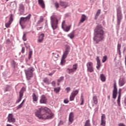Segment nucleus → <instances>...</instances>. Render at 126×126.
I'll list each match as a JSON object with an SVG mask.
<instances>
[{
	"label": "nucleus",
	"instance_id": "1",
	"mask_svg": "<svg viewBox=\"0 0 126 126\" xmlns=\"http://www.w3.org/2000/svg\"><path fill=\"white\" fill-rule=\"evenodd\" d=\"M35 115L40 120H51L54 117V113H52L50 108L46 107L38 108L35 112Z\"/></svg>",
	"mask_w": 126,
	"mask_h": 126
},
{
	"label": "nucleus",
	"instance_id": "2",
	"mask_svg": "<svg viewBox=\"0 0 126 126\" xmlns=\"http://www.w3.org/2000/svg\"><path fill=\"white\" fill-rule=\"evenodd\" d=\"M93 40L95 44L103 42L105 40V31L102 25H97L94 30Z\"/></svg>",
	"mask_w": 126,
	"mask_h": 126
},
{
	"label": "nucleus",
	"instance_id": "3",
	"mask_svg": "<svg viewBox=\"0 0 126 126\" xmlns=\"http://www.w3.org/2000/svg\"><path fill=\"white\" fill-rule=\"evenodd\" d=\"M117 11V26L116 28L118 29L120 28V25H121V22L123 20V13H122V8L121 6H119L116 8Z\"/></svg>",
	"mask_w": 126,
	"mask_h": 126
},
{
	"label": "nucleus",
	"instance_id": "4",
	"mask_svg": "<svg viewBox=\"0 0 126 126\" xmlns=\"http://www.w3.org/2000/svg\"><path fill=\"white\" fill-rule=\"evenodd\" d=\"M34 71L35 69L33 67H30L24 70L26 78L28 80H30L31 77H33V72H34Z\"/></svg>",
	"mask_w": 126,
	"mask_h": 126
},
{
	"label": "nucleus",
	"instance_id": "5",
	"mask_svg": "<svg viewBox=\"0 0 126 126\" xmlns=\"http://www.w3.org/2000/svg\"><path fill=\"white\" fill-rule=\"evenodd\" d=\"M51 25L53 30H56L58 28L59 24V20L56 16H51L50 17Z\"/></svg>",
	"mask_w": 126,
	"mask_h": 126
},
{
	"label": "nucleus",
	"instance_id": "6",
	"mask_svg": "<svg viewBox=\"0 0 126 126\" xmlns=\"http://www.w3.org/2000/svg\"><path fill=\"white\" fill-rule=\"evenodd\" d=\"M70 51V46H66L65 51L63 52V55L62 56V58L63 60H65L66 58L67 57V55H68V53H69Z\"/></svg>",
	"mask_w": 126,
	"mask_h": 126
},
{
	"label": "nucleus",
	"instance_id": "7",
	"mask_svg": "<svg viewBox=\"0 0 126 126\" xmlns=\"http://www.w3.org/2000/svg\"><path fill=\"white\" fill-rule=\"evenodd\" d=\"M7 123H12V124H14L16 122L15 118H14L13 114L12 113L8 114V117H7Z\"/></svg>",
	"mask_w": 126,
	"mask_h": 126
},
{
	"label": "nucleus",
	"instance_id": "8",
	"mask_svg": "<svg viewBox=\"0 0 126 126\" xmlns=\"http://www.w3.org/2000/svg\"><path fill=\"white\" fill-rule=\"evenodd\" d=\"M87 71L89 72H93L94 71V69H93V63L90 62L87 63Z\"/></svg>",
	"mask_w": 126,
	"mask_h": 126
},
{
	"label": "nucleus",
	"instance_id": "9",
	"mask_svg": "<svg viewBox=\"0 0 126 126\" xmlns=\"http://www.w3.org/2000/svg\"><path fill=\"white\" fill-rule=\"evenodd\" d=\"M118 94V89L117 88V84L116 83L114 84V89L113 91V99H116L117 98V94Z\"/></svg>",
	"mask_w": 126,
	"mask_h": 126
},
{
	"label": "nucleus",
	"instance_id": "10",
	"mask_svg": "<svg viewBox=\"0 0 126 126\" xmlns=\"http://www.w3.org/2000/svg\"><path fill=\"white\" fill-rule=\"evenodd\" d=\"M40 104H47V97L44 94L41 96V99L39 101Z\"/></svg>",
	"mask_w": 126,
	"mask_h": 126
},
{
	"label": "nucleus",
	"instance_id": "11",
	"mask_svg": "<svg viewBox=\"0 0 126 126\" xmlns=\"http://www.w3.org/2000/svg\"><path fill=\"white\" fill-rule=\"evenodd\" d=\"M26 22H27V21L26 19L24 18V17H22L20 18V20H19V24H20V26H21L22 28V27H23L22 24H25V23Z\"/></svg>",
	"mask_w": 126,
	"mask_h": 126
},
{
	"label": "nucleus",
	"instance_id": "12",
	"mask_svg": "<svg viewBox=\"0 0 126 126\" xmlns=\"http://www.w3.org/2000/svg\"><path fill=\"white\" fill-rule=\"evenodd\" d=\"M26 91V88L24 87H23L21 90L19 92V97L22 98L23 97V94H24V92Z\"/></svg>",
	"mask_w": 126,
	"mask_h": 126
},
{
	"label": "nucleus",
	"instance_id": "13",
	"mask_svg": "<svg viewBox=\"0 0 126 126\" xmlns=\"http://www.w3.org/2000/svg\"><path fill=\"white\" fill-rule=\"evenodd\" d=\"M74 118V115L73 114V112H70L69 115V122L72 124L73 122V119Z\"/></svg>",
	"mask_w": 126,
	"mask_h": 126
},
{
	"label": "nucleus",
	"instance_id": "14",
	"mask_svg": "<svg viewBox=\"0 0 126 126\" xmlns=\"http://www.w3.org/2000/svg\"><path fill=\"white\" fill-rule=\"evenodd\" d=\"M96 60L97 62L96 68L97 69L99 70L100 69V66H101V61H100V58L99 57H96Z\"/></svg>",
	"mask_w": 126,
	"mask_h": 126
},
{
	"label": "nucleus",
	"instance_id": "15",
	"mask_svg": "<svg viewBox=\"0 0 126 126\" xmlns=\"http://www.w3.org/2000/svg\"><path fill=\"white\" fill-rule=\"evenodd\" d=\"M121 89H119V95L118 96V99H117V104L119 106V107H121Z\"/></svg>",
	"mask_w": 126,
	"mask_h": 126
},
{
	"label": "nucleus",
	"instance_id": "16",
	"mask_svg": "<svg viewBox=\"0 0 126 126\" xmlns=\"http://www.w3.org/2000/svg\"><path fill=\"white\" fill-rule=\"evenodd\" d=\"M44 37H45V34L44 33L40 34L38 39V43H42V42H43V40H44Z\"/></svg>",
	"mask_w": 126,
	"mask_h": 126
},
{
	"label": "nucleus",
	"instance_id": "17",
	"mask_svg": "<svg viewBox=\"0 0 126 126\" xmlns=\"http://www.w3.org/2000/svg\"><path fill=\"white\" fill-rule=\"evenodd\" d=\"M125 83L126 82H125V80L124 78L120 79L119 81V85L120 87L124 86L125 85Z\"/></svg>",
	"mask_w": 126,
	"mask_h": 126
},
{
	"label": "nucleus",
	"instance_id": "18",
	"mask_svg": "<svg viewBox=\"0 0 126 126\" xmlns=\"http://www.w3.org/2000/svg\"><path fill=\"white\" fill-rule=\"evenodd\" d=\"M60 5H61V6H63L64 8H66L68 5V3L64 1H60Z\"/></svg>",
	"mask_w": 126,
	"mask_h": 126
},
{
	"label": "nucleus",
	"instance_id": "19",
	"mask_svg": "<svg viewBox=\"0 0 126 126\" xmlns=\"http://www.w3.org/2000/svg\"><path fill=\"white\" fill-rule=\"evenodd\" d=\"M38 4L40 5L42 8H45V3H44V0H38Z\"/></svg>",
	"mask_w": 126,
	"mask_h": 126
},
{
	"label": "nucleus",
	"instance_id": "20",
	"mask_svg": "<svg viewBox=\"0 0 126 126\" xmlns=\"http://www.w3.org/2000/svg\"><path fill=\"white\" fill-rule=\"evenodd\" d=\"M32 97L33 102H37L38 101V96L36 95V94H35V93L32 94Z\"/></svg>",
	"mask_w": 126,
	"mask_h": 126
},
{
	"label": "nucleus",
	"instance_id": "21",
	"mask_svg": "<svg viewBox=\"0 0 126 126\" xmlns=\"http://www.w3.org/2000/svg\"><path fill=\"white\" fill-rule=\"evenodd\" d=\"M86 17H87L85 14H83L80 21V23H83V22L86 20Z\"/></svg>",
	"mask_w": 126,
	"mask_h": 126
},
{
	"label": "nucleus",
	"instance_id": "22",
	"mask_svg": "<svg viewBox=\"0 0 126 126\" xmlns=\"http://www.w3.org/2000/svg\"><path fill=\"white\" fill-rule=\"evenodd\" d=\"M100 77V80L102 82H105V81H106V77L105 76L104 74H101Z\"/></svg>",
	"mask_w": 126,
	"mask_h": 126
},
{
	"label": "nucleus",
	"instance_id": "23",
	"mask_svg": "<svg viewBox=\"0 0 126 126\" xmlns=\"http://www.w3.org/2000/svg\"><path fill=\"white\" fill-rule=\"evenodd\" d=\"M94 103L95 105H97L98 104V99H97V96L96 95L94 96L93 97Z\"/></svg>",
	"mask_w": 126,
	"mask_h": 126
},
{
	"label": "nucleus",
	"instance_id": "24",
	"mask_svg": "<svg viewBox=\"0 0 126 126\" xmlns=\"http://www.w3.org/2000/svg\"><path fill=\"white\" fill-rule=\"evenodd\" d=\"M66 72L68 73L69 74H70V73H73V72H75L72 68H67L66 70Z\"/></svg>",
	"mask_w": 126,
	"mask_h": 126
},
{
	"label": "nucleus",
	"instance_id": "25",
	"mask_svg": "<svg viewBox=\"0 0 126 126\" xmlns=\"http://www.w3.org/2000/svg\"><path fill=\"white\" fill-rule=\"evenodd\" d=\"M100 13H101V10H98L94 17L95 20H97V19H98V16L100 15Z\"/></svg>",
	"mask_w": 126,
	"mask_h": 126
},
{
	"label": "nucleus",
	"instance_id": "26",
	"mask_svg": "<svg viewBox=\"0 0 126 126\" xmlns=\"http://www.w3.org/2000/svg\"><path fill=\"white\" fill-rule=\"evenodd\" d=\"M68 37L70 38V39H73V38H74V31H73L71 33L68 34Z\"/></svg>",
	"mask_w": 126,
	"mask_h": 126
},
{
	"label": "nucleus",
	"instance_id": "27",
	"mask_svg": "<svg viewBox=\"0 0 126 126\" xmlns=\"http://www.w3.org/2000/svg\"><path fill=\"white\" fill-rule=\"evenodd\" d=\"M43 81V82H44V83H45V84H47V85H49V84H50V82L49 81V78H44Z\"/></svg>",
	"mask_w": 126,
	"mask_h": 126
},
{
	"label": "nucleus",
	"instance_id": "28",
	"mask_svg": "<svg viewBox=\"0 0 126 126\" xmlns=\"http://www.w3.org/2000/svg\"><path fill=\"white\" fill-rule=\"evenodd\" d=\"M78 92H79V91H78V90H76L74 91L71 94H72L75 97V96H76L78 94Z\"/></svg>",
	"mask_w": 126,
	"mask_h": 126
},
{
	"label": "nucleus",
	"instance_id": "29",
	"mask_svg": "<svg viewBox=\"0 0 126 126\" xmlns=\"http://www.w3.org/2000/svg\"><path fill=\"white\" fill-rule=\"evenodd\" d=\"M84 126H91L90 120H88L86 121Z\"/></svg>",
	"mask_w": 126,
	"mask_h": 126
},
{
	"label": "nucleus",
	"instance_id": "30",
	"mask_svg": "<svg viewBox=\"0 0 126 126\" xmlns=\"http://www.w3.org/2000/svg\"><path fill=\"white\" fill-rule=\"evenodd\" d=\"M54 92L55 93H59L60 91H61V88L60 87H57V88H55L54 90Z\"/></svg>",
	"mask_w": 126,
	"mask_h": 126
},
{
	"label": "nucleus",
	"instance_id": "31",
	"mask_svg": "<svg viewBox=\"0 0 126 126\" xmlns=\"http://www.w3.org/2000/svg\"><path fill=\"white\" fill-rule=\"evenodd\" d=\"M43 21H44V18L41 17L40 18L39 20H38L37 21V22L36 23L37 25H39V24H40V23H42V22H43Z\"/></svg>",
	"mask_w": 126,
	"mask_h": 126
},
{
	"label": "nucleus",
	"instance_id": "32",
	"mask_svg": "<svg viewBox=\"0 0 126 126\" xmlns=\"http://www.w3.org/2000/svg\"><path fill=\"white\" fill-rule=\"evenodd\" d=\"M3 90L5 93L9 91V86L8 85H6Z\"/></svg>",
	"mask_w": 126,
	"mask_h": 126
},
{
	"label": "nucleus",
	"instance_id": "33",
	"mask_svg": "<svg viewBox=\"0 0 126 126\" xmlns=\"http://www.w3.org/2000/svg\"><path fill=\"white\" fill-rule=\"evenodd\" d=\"M72 68L75 72H76L77 69V63L73 64Z\"/></svg>",
	"mask_w": 126,
	"mask_h": 126
},
{
	"label": "nucleus",
	"instance_id": "34",
	"mask_svg": "<svg viewBox=\"0 0 126 126\" xmlns=\"http://www.w3.org/2000/svg\"><path fill=\"white\" fill-rule=\"evenodd\" d=\"M31 14H29L27 17H24V18L27 20V21H29L31 18Z\"/></svg>",
	"mask_w": 126,
	"mask_h": 126
},
{
	"label": "nucleus",
	"instance_id": "35",
	"mask_svg": "<svg viewBox=\"0 0 126 126\" xmlns=\"http://www.w3.org/2000/svg\"><path fill=\"white\" fill-rule=\"evenodd\" d=\"M33 54V51L32 50H31L29 51V60H30L32 57V55Z\"/></svg>",
	"mask_w": 126,
	"mask_h": 126
},
{
	"label": "nucleus",
	"instance_id": "36",
	"mask_svg": "<svg viewBox=\"0 0 126 126\" xmlns=\"http://www.w3.org/2000/svg\"><path fill=\"white\" fill-rule=\"evenodd\" d=\"M64 31H65V32H68L69 30H70V26H67L65 28V29L64 28Z\"/></svg>",
	"mask_w": 126,
	"mask_h": 126
},
{
	"label": "nucleus",
	"instance_id": "37",
	"mask_svg": "<svg viewBox=\"0 0 126 126\" xmlns=\"http://www.w3.org/2000/svg\"><path fill=\"white\" fill-rule=\"evenodd\" d=\"M74 98H75V96L73 95L72 94H71V95L70 96L69 100L70 101H73L74 100Z\"/></svg>",
	"mask_w": 126,
	"mask_h": 126
},
{
	"label": "nucleus",
	"instance_id": "38",
	"mask_svg": "<svg viewBox=\"0 0 126 126\" xmlns=\"http://www.w3.org/2000/svg\"><path fill=\"white\" fill-rule=\"evenodd\" d=\"M13 15L12 14H11L10 18H9V22H10L11 23V22H12V21H13Z\"/></svg>",
	"mask_w": 126,
	"mask_h": 126
},
{
	"label": "nucleus",
	"instance_id": "39",
	"mask_svg": "<svg viewBox=\"0 0 126 126\" xmlns=\"http://www.w3.org/2000/svg\"><path fill=\"white\" fill-rule=\"evenodd\" d=\"M20 10L22 11V12L24 11V5L22 4H20Z\"/></svg>",
	"mask_w": 126,
	"mask_h": 126
},
{
	"label": "nucleus",
	"instance_id": "40",
	"mask_svg": "<svg viewBox=\"0 0 126 126\" xmlns=\"http://www.w3.org/2000/svg\"><path fill=\"white\" fill-rule=\"evenodd\" d=\"M11 63L12 64V67H14V68L16 65V62H15V61H12L11 62Z\"/></svg>",
	"mask_w": 126,
	"mask_h": 126
},
{
	"label": "nucleus",
	"instance_id": "41",
	"mask_svg": "<svg viewBox=\"0 0 126 126\" xmlns=\"http://www.w3.org/2000/svg\"><path fill=\"white\" fill-rule=\"evenodd\" d=\"M63 79H64V77L61 76L60 77L59 79H58L57 81H58V82H62V81H63Z\"/></svg>",
	"mask_w": 126,
	"mask_h": 126
},
{
	"label": "nucleus",
	"instance_id": "42",
	"mask_svg": "<svg viewBox=\"0 0 126 126\" xmlns=\"http://www.w3.org/2000/svg\"><path fill=\"white\" fill-rule=\"evenodd\" d=\"M105 125H106V121L101 120L100 126H105Z\"/></svg>",
	"mask_w": 126,
	"mask_h": 126
},
{
	"label": "nucleus",
	"instance_id": "43",
	"mask_svg": "<svg viewBox=\"0 0 126 126\" xmlns=\"http://www.w3.org/2000/svg\"><path fill=\"white\" fill-rule=\"evenodd\" d=\"M107 61V56H104L102 58V63H105Z\"/></svg>",
	"mask_w": 126,
	"mask_h": 126
},
{
	"label": "nucleus",
	"instance_id": "44",
	"mask_svg": "<svg viewBox=\"0 0 126 126\" xmlns=\"http://www.w3.org/2000/svg\"><path fill=\"white\" fill-rule=\"evenodd\" d=\"M52 55H53V57L56 58V59H58V58H59V54H57L56 53H53Z\"/></svg>",
	"mask_w": 126,
	"mask_h": 126
},
{
	"label": "nucleus",
	"instance_id": "45",
	"mask_svg": "<svg viewBox=\"0 0 126 126\" xmlns=\"http://www.w3.org/2000/svg\"><path fill=\"white\" fill-rule=\"evenodd\" d=\"M10 24H11V23L10 22H8V23L5 24V27L6 28H8L9 26H10Z\"/></svg>",
	"mask_w": 126,
	"mask_h": 126
},
{
	"label": "nucleus",
	"instance_id": "46",
	"mask_svg": "<svg viewBox=\"0 0 126 126\" xmlns=\"http://www.w3.org/2000/svg\"><path fill=\"white\" fill-rule=\"evenodd\" d=\"M23 40L25 41L27 40V38H26V33H24L23 35Z\"/></svg>",
	"mask_w": 126,
	"mask_h": 126
},
{
	"label": "nucleus",
	"instance_id": "47",
	"mask_svg": "<svg viewBox=\"0 0 126 126\" xmlns=\"http://www.w3.org/2000/svg\"><path fill=\"white\" fill-rule=\"evenodd\" d=\"M121 44L118 43L117 45V52L121 51Z\"/></svg>",
	"mask_w": 126,
	"mask_h": 126
},
{
	"label": "nucleus",
	"instance_id": "48",
	"mask_svg": "<svg viewBox=\"0 0 126 126\" xmlns=\"http://www.w3.org/2000/svg\"><path fill=\"white\" fill-rule=\"evenodd\" d=\"M101 120L103 121H105V120H106V115L105 114H102L101 117Z\"/></svg>",
	"mask_w": 126,
	"mask_h": 126
},
{
	"label": "nucleus",
	"instance_id": "49",
	"mask_svg": "<svg viewBox=\"0 0 126 126\" xmlns=\"http://www.w3.org/2000/svg\"><path fill=\"white\" fill-rule=\"evenodd\" d=\"M64 63H65V59H63V57H62L61 64H62L63 65Z\"/></svg>",
	"mask_w": 126,
	"mask_h": 126
},
{
	"label": "nucleus",
	"instance_id": "50",
	"mask_svg": "<svg viewBox=\"0 0 126 126\" xmlns=\"http://www.w3.org/2000/svg\"><path fill=\"white\" fill-rule=\"evenodd\" d=\"M68 102H69V101H68L67 98H65L63 100V103H64V104H68Z\"/></svg>",
	"mask_w": 126,
	"mask_h": 126
},
{
	"label": "nucleus",
	"instance_id": "51",
	"mask_svg": "<svg viewBox=\"0 0 126 126\" xmlns=\"http://www.w3.org/2000/svg\"><path fill=\"white\" fill-rule=\"evenodd\" d=\"M64 23H65V21H63L62 24V28L63 30H64V28L63 27V24H64Z\"/></svg>",
	"mask_w": 126,
	"mask_h": 126
},
{
	"label": "nucleus",
	"instance_id": "52",
	"mask_svg": "<svg viewBox=\"0 0 126 126\" xmlns=\"http://www.w3.org/2000/svg\"><path fill=\"white\" fill-rule=\"evenodd\" d=\"M25 52V47H23L22 48L21 53H22V54H24Z\"/></svg>",
	"mask_w": 126,
	"mask_h": 126
},
{
	"label": "nucleus",
	"instance_id": "53",
	"mask_svg": "<svg viewBox=\"0 0 126 126\" xmlns=\"http://www.w3.org/2000/svg\"><path fill=\"white\" fill-rule=\"evenodd\" d=\"M21 100H22V98L21 97H19V98L18 100H17L16 104H18V103H19V102H20Z\"/></svg>",
	"mask_w": 126,
	"mask_h": 126
},
{
	"label": "nucleus",
	"instance_id": "54",
	"mask_svg": "<svg viewBox=\"0 0 126 126\" xmlns=\"http://www.w3.org/2000/svg\"><path fill=\"white\" fill-rule=\"evenodd\" d=\"M65 90L66 91L67 93H68L69 92V91H70V88H69V87H67V88L65 89Z\"/></svg>",
	"mask_w": 126,
	"mask_h": 126
},
{
	"label": "nucleus",
	"instance_id": "55",
	"mask_svg": "<svg viewBox=\"0 0 126 126\" xmlns=\"http://www.w3.org/2000/svg\"><path fill=\"white\" fill-rule=\"evenodd\" d=\"M51 84H52V86L55 87V86H56V82H55V81H52L51 83Z\"/></svg>",
	"mask_w": 126,
	"mask_h": 126
},
{
	"label": "nucleus",
	"instance_id": "56",
	"mask_svg": "<svg viewBox=\"0 0 126 126\" xmlns=\"http://www.w3.org/2000/svg\"><path fill=\"white\" fill-rule=\"evenodd\" d=\"M55 6L56 7V8H58L59 6V3L58 2H55Z\"/></svg>",
	"mask_w": 126,
	"mask_h": 126
},
{
	"label": "nucleus",
	"instance_id": "57",
	"mask_svg": "<svg viewBox=\"0 0 126 126\" xmlns=\"http://www.w3.org/2000/svg\"><path fill=\"white\" fill-rule=\"evenodd\" d=\"M62 125H63V122L61 120L58 124V126H62Z\"/></svg>",
	"mask_w": 126,
	"mask_h": 126
},
{
	"label": "nucleus",
	"instance_id": "58",
	"mask_svg": "<svg viewBox=\"0 0 126 126\" xmlns=\"http://www.w3.org/2000/svg\"><path fill=\"white\" fill-rule=\"evenodd\" d=\"M22 107V105H21V104L19 105L17 107V110L21 109V108Z\"/></svg>",
	"mask_w": 126,
	"mask_h": 126
},
{
	"label": "nucleus",
	"instance_id": "59",
	"mask_svg": "<svg viewBox=\"0 0 126 126\" xmlns=\"http://www.w3.org/2000/svg\"><path fill=\"white\" fill-rule=\"evenodd\" d=\"M6 44H10V40L9 39L6 40Z\"/></svg>",
	"mask_w": 126,
	"mask_h": 126
},
{
	"label": "nucleus",
	"instance_id": "60",
	"mask_svg": "<svg viewBox=\"0 0 126 126\" xmlns=\"http://www.w3.org/2000/svg\"><path fill=\"white\" fill-rule=\"evenodd\" d=\"M118 126H126V125H125V124H124L123 123H120V124H118Z\"/></svg>",
	"mask_w": 126,
	"mask_h": 126
},
{
	"label": "nucleus",
	"instance_id": "61",
	"mask_svg": "<svg viewBox=\"0 0 126 126\" xmlns=\"http://www.w3.org/2000/svg\"><path fill=\"white\" fill-rule=\"evenodd\" d=\"M117 53L120 55L119 58H121L122 57V55H121V51H117Z\"/></svg>",
	"mask_w": 126,
	"mask_h": 126
},
{
	"label": "nucleus",
	"instance_id": "62",
	"mask_svg": "<svg viewBox=\"0 0 126 126\" xmlns=\"http://www.w3.org/2000/svg\"><path fill=\"white\" fill-rule=\"evenodd\" d=\"M83 103H84V101L83 99H82L81 103H80V105H83Z\"/></svg>",
	"mask_w": 126,
	"mask_h": 126
},
{
	"label": "nucleus",
	"instance_id": "63",
	"mask_svg": "<svg viewBox=\"0 0 126 126\" xmlns=\"http://www.w3.org/2000/svg\"><path fill=\"white\" fill-rule=\"evenodd\" d=\"M42 28H43V27H40L37 28V31L40 30V29H42Z\"/></svg>",
	"mask_w": 126,
	"mask_h": 126
},
{
	"label": "nucleus",
	"instance_id": "64",
	"mask_svg": "<svg viewBox=\"0 0 126 126\" xmlns=\"http://www.w3.org/2000/svg\"><path fill=\"white\" fill-rule=\"evenodd\" d=\"M124 104L126 107V97L125 98V100H124Z\"/></svg>",
	"mask_w": 126,
	"mask_h": 126
}]
</instances>
